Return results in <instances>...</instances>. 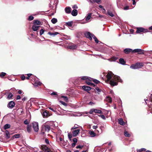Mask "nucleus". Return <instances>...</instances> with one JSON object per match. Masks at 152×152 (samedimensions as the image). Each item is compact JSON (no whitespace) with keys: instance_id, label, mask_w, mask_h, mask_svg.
<instances>
[{"instance_id":"3c124183","label":"nucleus","mask_w":152,"mask_h":152,"mask_svg":"<svg viewBox=\"0 0 152 152\" xmlns=\"http://www.w3.org/2000/svg\"><path fill=\"white\" fill-rule=\"evenodd\" d=\"M32 75L31 74H27V75H28V77H26V79L28 80L29 79L30 77Z\"/></svg>"},{"instance_id":"052dcab7","label":"nucleus","mask_w":152,"mask_h":152,"mask_svg":"<svg viewBox=\"0 0 152 152\" xmlns=\"http://www.w3.org/2000/svg\"><path fill=\"white\" fill-rule=\"evenodd\" d=\"M95 90L99 92H100L101 90L98 87H96L95 88Z\"/></svg>"},{"instance_id":"f704fd0d","label":"nucleus","mask_w":152,"mask_h":152,"mask_svg":"<svg viewBox=\"0 0 152 152\" xmlns=\"http://www.w3.org/2000/svg\"><path fill=\"white\" fill-rule=\"evenodd\" d=\"M94 111H95L94 113H97L98 114H102V111L100 110H98L96 109L95 110H94Z\"/></svg>"},{"instance_id":"de8ad7c7","label":"nucleus","mask_w":152,"mask_h":152,"mask_svg":"<svg viewBox=\"0 0 152 152\" xmlns=\"http://www.w3.org/2000/svg\"><path fill=\"white\" fill-rule=\"evenodd\" d=\"M99 116L102 119H104V120H105V117L104 115H99Z\"/></svg>"},{"instance_id":"a211bd4d","label":"nucleus","mask_w":152,"mask_h":152,"mask_svg":"<svg viewBox=\"0 0 152 152\" xmlns=\"http://www.w3.org/2000/svg\"><path fill=\"white\" fill-rule=\"evenodd\" d=\"M40 26H37L35 25H33L31 28H32V30L34 31H36L37 30H38V29L40 28Z\"/></svg>"},{"instance_id":"1a4fd4ad","label":"nucleus","mask_w":152,"mask_h":152,"mask_svg":"<svg viewBox=\"0 0 152 152\" xmlns=\"http://www.w3.org/2000/svg\"><path fill=\"white\" fill-rule=\"evenodd\" d=\"M93 34H91L89 32H87L84 33V36H86V38H88L90 40H92V38L91 36Z\"/></svg>"},{"instance_id":"72a5a7b5","label":"nucleus","mask_w":152,"mask_h":152,"mask_svg":"<svg viewBox=\"0 0 152 152\" xmlns=\"http://www.w3.org/2000/svg\"><path fill=\"white\" fill-rule=\"evenodd\" d=\"M73 23V21L68 22L66 23V25L68 26L69 27H71L72 26V24Z\"/></svg>"},{"instance_id":"aec40b11","label":"nucleus","mask_w":152,"mask_h":152,"mask_svg":"<svg viewBox=\"0 0 152 152\" xmlns=\"http://www.w3.org/2000/svg\"><path fill=\"white\" fill-rule=\"evenodd\" d=\"M34 25H41V22L39 21L38 20H34Z\"/></svg>"},{"instance_id":"09e8293b","label":"nucleus","mask_w":152,"mask_h":152,"mask_svg":"<svg viewBox=\"0 0 152 152\" xmlns=\"http://www.w3.org/2000/svg\"><path fill=\"white\" fill-rule=\"evenodd\" d=\"M23 123H24L25 125H28L29 123V122L26 119L24 121Z\"/></svg>"},{"instance_id":"39448f33","label":"nucleus","mask_w":152,"mask_h":152,"mask_svg":"<svg viewBox=\"0 0 152 152\" xmlns=\"http://www.w3.org/2000/svg\"><path fill=\"white\" fill-rule=\"evenodd\" d=\"M148 31V30L147 29H145L143 28L139 27L137 28V30H136V33H140L141 32H147Z\"/></svg>"},{"instance_id":"7c9ffc66","label":"nucleus","mask_w":152,"mask_h":152,"mask_svg":"<svg viewBox=\"0 0 152 152\" xmlns=\"http://www.w3.org/2000/svg\"><path fill=\"white\" fill-rule=\"evenodd\" d=\"M10 124H7L5 125H4L3 128H4V130H6L7 129L10 128Z\"/></svg>"},{"instance_id":"7ed1b4c3","label":"nucleus","mask_w":152,"mask_h":152,"mask_svg":"<svg viewBox=\"0 0 152 152\" xmlns=\"http://www.w3.org/2000/svg\"><path fill=\"white\" fill-rule=\"evenodd\" d=\"M41 149L44 152H53L50 148H48L46 145H42L41 146Z\"/></svg>"},{"instance_id":"bf43d9fd","label":"nucleus","mask_w":152,"mask_h":152,"mask_svg":"<svg viewBox=\"0 0 152 152\" xmlns=\"http://www.w3.org/2000/svg\"><path fill=\"white\" fill-rule=\"evenodd\" d=\"M20 78H21V79H22V80H25V79L26 78H25V76L24 75H22V76H21V77H20Z\"/></svg>"},{"instance_id":"bb28decb","label":"nucleus","mask_w":152,"mask_h":152,"mask_svg":"<svg viewBox=\"0 0 152 152\" xmlns=\"http://www.w3.org/2000/svg\"><path fill=\"white\" fill-rule=\"evenodd\" d=\"M119 63L122 65H124L125 64V61L123 58H121L119 60Z\"/></svg>"},{"instance_id":"69168bd1","label":"nucleus","mask_w":152,"mask_h":152,"mask_svg":"<svg viewBox=\"0 0 152 152\" xmlns=\"http://www.w3.org/2000/svg\"><path fill=\"white\" fill-rule=\"evenodd\" d=\"M129 9V6H126L124 8V10H128Z\"/></svg>"},{"instance_id":"37998d69","label":"nucleus","mask_w":152,"mask_h":152,"mask_svg":"<svg viewBox=\"0 0 152 152\" xmlns=\"http://www.w3.org/2000/svg\"><path fill=\"white\" fill-rule=\"evenodd\" d=\"M96 109H92L90 110L89 112V113L90 114H93V113L95 112V111H94V110H96Z\"/></svg>"},{"instance_id":"c9c22d12","label":"nucleus","mask_w":152,"mask_h":152,"mask_svg":"<svg viewBox=\"0 0 152 152\" xmlns=\"http://www.w3.org/2000/svg\"><path fill=\"white\" fill-rule=\"evenodd\" d=\"M124 135L126 137H130L131 135L130 134L128 133V132L127 131H125L124 132Z\"/></svg>"},{"instance_id":"6ab92c4d","label":"nucleus","mask_w":152,"mask_h":152,"mask_svg":"<svg viewBox=\"0 0 152 152\" xmlns=\"http://www.w3.org/2000/svg\"><path fill=\"white\" fill-rule=\"evenodd\" d=\"M78 14V11L77 10L75 9H74L72 11V15L74 16H75L77 15Z\"/></svg>"},{"instance_id":"6e6d98bb","label":"nucleus","mask_w":152,"mask_h":152,"mask_svg":"<svg viewBox=\"0 0 152 152\" xmlns=\"http://www.w3.org/2000/svg\"><path fill=\"white\" fill-rule=\"evenodd\" d=\"M83 148V146H81V145H77L76 147V148L77 149H82Z\"/></svg>"},{"instance_id":"412c9836","label":"nucleus","mask_w":152,"mask_h":152,"mask_svg":"<svg viewBox=\"0 0 152 152\" xmlns=\"http://www.w3.org/2000/svg\"><path fill=\"white\" fill-rule=\"evenodd\" d=\"M113 79H115V80H117L118 81V82H122V81L121 79L118 76H117L114 75V77H113Z\"/></svg>"},{"instance_id":"a19ab883","label":"nucleus","mask_w":152,"mask_h":152,"mask_svg":"<svg viewBox=\"0 0 152 152\" xmlns=\"http://www.w3.org/2000/svg\"><path fill=\"white\" fill-rule=\"evenodd\" d=\"M20 134H16L14 135H13L12 137H15V138H17L20 137Z\"/></svg>"},{"instance_id":"6e6552de","label":"nucleus","mask_w":152,"mask_h":152,"mask_svg":"<svg viewBox=\"0 0 152 152\" xmlns=\"http://www.w3.org/2000/svg\"><path fill=\"white\" fill-rule=\"evenodd\" d=\"M114 75L113 74V73L111 71H109L107 72V75H106L107 78V81H109L110 80L112 77Z\"/></svg>"},{"instance_id":"338daca9","label":"nucleus","mask_w":152,"mask_h":152,"mask_svg":"<svg viewBox=\"0 0 152 152\" xmlns=\"http://www.w3.org/2000/svg\"><path fill=\"white\" fill-rule=\"evenodd\" d=\"M76 143H73L72 144V147L74 148V147H75V145H76Z\"/></svg>"},{"instance_id":"b1692460","label":"nucleus","mask_w":152,"mask_h":152,"mask_svg":"<svg viewBox=\"0 0 152 152\" xmlns=\"http://www.w3.org/2000/svg\"><path fill=\"white\" fill-rule=\"evenodd\" d=\"M48 34L51 36H53V37H54L55 35L58 34V33L57 32H55L54 33L49 32L48 33Z\"/></svg>"},{"instance_id":"393cba45","label":"nucleus","mask_w":152,"mask_h":152,"mask_svg":"<svg viewBox=\"0 0 152 152\" xmlns=\"http://www.w3.org/2000/svg\"><path fill=\"white\" fill-rule=\"evenodd\" d=\"M26 131L28 133H30L31 131V125H28L26 126Z\"/></svg>"},{"instance_id":"dca6fc26","label":"nucleus","mask_w":152,"mask_h":152,"mask_svg":"<svg viewBox=\"0 0 152 152\" xmlns=\"http://www.w3.org/2000/svg\"><path fill=\"white\" fill-rule=\"evenodd\" d=\"M133 50H132V49L126 48L124 50V53L127 54L130 53L131 52L132 53V51H133Z\"/></svg>"},{"instance_id":"f3484780","label":"nucleus","mask_w":152,"mask_h":152,"mask_svg":"<svg viewBox=\"0 0 152 152\" xmlns=\"http://www.w3.org/2000/svg\"><path fill=\"white\" fill-rule=\"evenodd\" d=\"M65 12L66 13L69 14L71 13V9L69 7H66L65 9Z\"/></svg>"},{"instance_id":"4d7b16f0","label":"nucleus","mask_w":152,"mask_h":152,"mask_svg":"<svg viewBox=\"0 0 152 152\" xmlns=\"http://www.w3.org/2000/svg\"><path fill=\"white\" fill-rule=\"evenodd\" d=\"M44 30L43 29H42L40 31V35H42L44 33Z\"/></svg>"},{"instance_id":"f8f14e48","label":"nucleus","mask_w":152,"mask_h":152,"mask_svg":"<svg viewBox=\"0 0 152 152\" xmlns=\"http://www.w3.org/2000/svg\"><path fill=\"white\" fill-rule=\"evenodd\" d=\"M82 88L83 89L84 91H87L88 93H89V92L88 91H89L91 89H92L91 87L86 86H83V87H82Z\"/></svg>"},{"instance_id":"774afa93","label":"nucleus","mask_w":152,"mask_h":152,"mask_svg":"<svg viewBox=\"0 0 152 152\" xmlns=\"http://www.w3.org/2000/svg\"><path fill=\"white\" fill-rule=\"evenodd\" d=\"M21 98L20 96V95H18L17 97V99L19 100Z\"/></svg>"},{"instance_id":"2eb2a0df","label":"nucleus","mask_w":152,"mask_h":152,"mask_svg":"<svg viewBox=\"0 0 152 152\" xmlns=\"http://www.w3.org/2000/svg\"><path fill=\"white\" fill-rule=\"evenodd\" d=\"M77 48V46H76V45L74 44H72L69 45V48L71 50L75 49Z\"/></svg>"},{"instance_id":"5fc2aeb1","label":"nucleus","mask_w":152,"mask_h":152,"mask_svg":"<svg viewBox=\"0 0 152 152\" xmlns=\"http://www.w3.org/2000/svg\"><path fill=\"white\" fill-rule=\"evenodd\" d=\"M72 141L74 142L73 143H77V139L76 138H74L72 139Z\"/></svg>"},{"instance_id":"2f4dec72","label":"nucleus","mask_w":152,"mask_h":152,"mask_svg":"<svg viewBox=\"0 0 152 152\" xmlns=\"http://www.w3.org/2000/svg\"><path fill=\"white\" fill-rule=\"evenodd\" d=\"M68 138H69V140H71V138L73 137V134H72L71 133H68Z\"/></svg>"},{"instance_id":"20e7f679","label":"nucleus","mask_w":152,"mask_h":152,"mask_svg":"<svg viewBox=\"0 0 152 152\" xmlns=\"http://www.w3.org/2000/svg\"><path fill=\"white\" fill-rule=\"evenodd\" d=\"M79 78L80 79V81L84 80L86 81H89V82H92V80L93 79L89 77L86 76L80 77Z\"/></svg>"},{"instance_id":"e433bc0d","label":"nucleus","mask_w":152,"mask_h":152,"mask_svg":"<svg viewBox=\"0 0 152 152\" xmlns=\"http://www.w3.org/2000/svg\"><path fill=\"white\" fill-rule=\"evenodd\" d=\"M107 14L108 15H110V16H111V17H113L114 16V15L113 14V13L110 11H107Z\"/></svg>"},{"instance_id":"ddd939ff","label":"nucleus","mask_w":152,"mask_h":152,"mask_svg":"<svg viewBox=\"0 0 152 152\" xmlns=\"http://www.w3.org/2000/svg\"><path fill=\"white\" fill-rule=\"evenodd\" d=\"M15 105V102L13 101H11L9 102L8 104L7 105V107L10 108H12L14 107Z\"/></svg>"},{"instance_id":"a18cd8bd","label":"nucleus","mask_w":152,"mask_h":152,"mask_svg":"<svg viewBox=\"0 0 152 152\" xmlns=\"http://www.w3.org/2000/svg\"><path fill=\"white\" fill-rule=\"evenodd\" d=\"M34 19V17L32 16H30L28 17V20L29 21H31Z\"/></svg>"},{"instance_id":"864d4df0","label":"nucleus","mask_w":152,"mask_h":152,"mask_svg":"<svg viewBox=\"0 0 152 152\" xmlns=\"http://www.w3.org/2000/svg\"><path fill=\"white\" fill-rule=\"evenodd\" d=\"M86 84H87V85H92L93 84H94L90 82V81H86Z\"/></svg>"},{"instance_id":"8fccbe9b","label":"nucleus","mask_w":152,"mask_h":152,"mask_svg":"<svg viewBox=\"0 0 152 152\" xmlns=\"http://www.w3.org/2000/svg\"><path fill=\"white\" fill-rule=\"evenodd\" d=\"M60 102L63 105H64L66 106H67V104L63 101H60Z\"/></svg>"},{"instance_id":"79ce46f5","label":"nucleus","mask_w":152,"mask_h":152,"mask_svg":"<svg viewBox=\"0 0 152 152\" xmlns=\"http://www.w3.org/2000/svg\"><path fill=\"white\" fill-rule=\"evenodd\" d=\"M61 98H63L64 100L66 102H67L68 101V98L67 97L65 96H61Z\"/></svg>"},{"instance_id":"4468645a","label":"nucleus","mask_w":152,"mask_h":152,"mask_svg":"<svg viewBox=\"0 0 152 152\" xmlns=\"http://www.w3.org/2000/svg\"><path fill=\"white\" fill-rule=\"evenodd\" d=\"M110 85L112 86H114L117 85L118 83L117 82H116L113 80V79H112L111 80H110Z\"/></svg>"},{"instance_id":"c85d7f7f","label":"nucleus","mask_w":152,"mask_h":152,"mask_svg":"<svg viewBox=\"0 0 152 152\" xmlns=\"http://www.w3.org/2000/svg\"><path fill=\"white\" fill-rule=\"evenodd\" d=\"M89 134L91 137H94L96 136V134L93 131H91L89 132Z\"/></svg>"},{"instance_id":"e2e57ef3","label":"nucleus","mask_w":152,"mask_h":152,"mask_svg":"<svg viewBox=\"0 0 152 152\" xmlns=\"http://www.w3.org/2000/svg\"><path fill=\"white\" fill-rule=\"evenodd\" d=\"M72 8L74 9H77V8H78V7H77V5H73V6H72Z\"/></svg>"},{"instance_id":"680f3d73","label":"nucleus","mask_w":152,"mask_h":152,"mask_svg":"<svg viewBox=\"0 0 152 152\" xmlns=\"http://www.w3.org/2000/svg\"><path fill=\"white\" fill-rule=\"evenodd\" d=\"M45 142L46 144H49V140L47 138H46L45 139Z\"/></svg>"},{"instance_id":"0eeeda50","label":"nucleus","mask_w":152,"mask_h":152,"mask_svg":"<svg viewBox=\"0 0 152 152\" xmlns=\"http://www.w3.org/2000/svg\"><path fill=\"white\" fill-rule=\"evenodd\" d=\"M137 53L139 54H144V50L140 49H136L133 50L132 53Z\"/></svg>"},{"instance_id":"ea45409f","label":"nucleus","mask_w":152,"mask_h":152,"mask_svg":"<svg viewBox=\"0 0 152 152\" xmlns=\"http://www.w3.org/2000/svg\"><path fill=\"white\" fill-rule=\"evenodd\" d=\"M12 96H13V94H12L11 93H10L9 94L8 96H7V98L9 99H10L12 98Z\"/></svg>"},{"instance_id":"13d9d810","label":"nucleus","mask_w":152,"mask_h":152,"mask_svg":"<svg viewBox=\"0 0 152 152\" xmlns=\"http://www.w3.org/2000/svg\"><path fill=\"white\" fill-rule=\"evenodd\" d=\"M51 95L52 96H53V95H55L56 96H58V94H57V93H56V92H53L51 94Z\"/></svg>"},{"instance_id":"a878e982","label":"nucleus","mask_w":152,"mask_h":152,"mask_svg":"<svg viewBox=\"0 0 152 152\" xmlns=\"http://www.w3.org/2000/svg\"><path fill=\"white\" fill-rule=\"evenodd\" d=\"M91 15L92 13H89L88 14V15H87V16L86 17V21H88L90 19V18H91Z\"/></svg>"},{"instance_id":"473e14b6","label":"nucleus","mask_w":152,"mask_h":152,"mask_svg":"<svg viewBox=\"0 0 152 152\" xmlns=\"http://www.w3.org/2000/svg\"><path fill=\"white\" fill-rule=\"evenodd\" d=\"M57 21L58 20L57 19L55 18H53L51 19V22L53 23V24H55Z\"/></svg>"},{"instance_id":"5701e85b","label":"nucleus","mask_w":152,"mask_h":152,"mask_svg":"<svg viewBox=\"0 0 152 152\" xmlns=\"http://www.w3.org/2000/svg\"><path fill=\"white\" fill-rule=\"evenodd\" d=\"M41 85L42 83L41 82L38 80H37L35 81V83H34V85L37 86H41Z\"/></svg>"},{"instance_id":"603ef678","label":"nucleus","mask_w":152,"mask_h":152,"mask_svg":"<svg viewBox=\"0 0 152 152\" xmlns=\"http://www.w3.org/2000/svg\"><path fill=\"white\" fill-rule=\"evenodd\" d=\"M95 2L98 4H99V3L101 2V0H91Z\"/></svg>"},{"instance_id":"423d86ee","label":"nucleus","mask_w":152,"mask_h":152,"mask_svg":"<svg viewBox=\"0 0 152 152\" xmlns=\"http://www.w3.org/2000/svg\"><path fill=\"white\" fill-rule=\"evenodd\" d=\"M32 128L34 131L36 132H38L39 130L38 124V123L34 122L32 123Z\"/></svg>"},{"instance_id":"c03bdc74","label":"nucleus","mask_w":152,"mask_h":152,"mask_svg":"<svg viewBox=\"0 0 152 152\" xmlns=\"http://www.w3.org/2000/svg\"><path fill=\"white\" fill-rule=\"evenodd\" d=\"M145 151V149L144 148H141L140 149H139L137 150V152H142L143 151Z\"/></svg>"},{"instance_id":"58836bf2","label":"nucleus","mask_w":152,"mask_h":152,"mask_svg":"<svg viewBox=\"0 0 152 152\" xmlns=\"http://www.w3.org/2000/svg\"><path fill=\"white\" fill-rule=\"evenodd\" d=\"M92 81H93V82L96 84H99V83H100V82H99L98 80L95 79H92Z\"/></svg>"},{"instance_id":"9b49d317","label":"nucleus","mask_w":152,"mask_h":152,"mask_svg":"<svg viewBox=\"0 0 152 152\" xmlns=\"http://www.w3.org/2000/svg\"><path fill=\"white\" fill-rule=\"evenodd\" d=\"M42 116L43 118H46L50 116V115L49 114V112L47 110H45L43 112Z\"/></svg>"},{"instance_id":"f03ea898","label":"nucleus","mask_w":152,"mask_h":152,"mask_svg":"<svg viewBox=\"0 0 152 152\" xmlns=\"http://www.w3.org/2000/svg\"><path fill=\"white\" fill-rule=\"evenodd\" d=\"M143 64L142 62H137L135 64H132L130 68L133 69H137L142 68Z\"/></svg>"},{"instance_id":"9d476101","label":"nucleus","mask_w":152,"mask_h":152,"mask_svg":"<svg viewBox=\"0 0 152 152\" xmlns=\"http://www.w3.org/2000/svg\"><path fill=\"white\" fill-rule=\"evenodd\" d=\"M80 131V129H77L75 130H73L72 131V134H74V137H76L78 135Z\"/></svg>"},{"instance_id":"4c0bfd02","label":"nucleus","mask_w":152,"mask_h":152,"mask_svg":"<svg viewBox=\"0 0 152 152\" xmlns=\"http://www.w3.org/2000/svg\"><path fill=\"white\" fill-rule=\"evenodd\" d=\"M78 125L76 124H75V126H74L72 127V128H71V130H74V129H78V127L77 126Z\"/></svg>"},{"instance_id":"c756f323","label":"nucleus","mask_w":152,"mask_h":152,"mask_svg":"<svg viewBox=\"0 0 152 152\" xmlns=\"http://www.w3.org/2000/svg\"><path fill=\"white\" fill-rule=\"evenodd\" d=\"M106 101L107 102L111 103L112 102V99L110 96H107L106 98Z\"/></svg>"},{"instance_id":"4be33fe9","label":"nucleus","mask_w":152,"mask_h":152,"mask_svg":"<svg viewBox=\"0 0 152 152\" xmlns=\"http://www.w3.org/2000/svg\"><path fill=\"white\" fill-rule=\"evenodd\" d=\"M118 124L122 126H124L125 125V122L123 121V119L121 118H120L118 119Z\"/></svg>"},{"instance_id":"49530a36","label":"nucleus","mask_w":152,"mask_h":152,"mask_svg":"<svg viewBox=\"0 0 152 152\" xmlns=\"http://www.w3.org/2000/svg\"><path fill=\"white\" fill-rule=\"evenodd\" d=\"M6 75V73H5L2 72L0 75V77H1L2 78L5 76Z\"/></svg>"},{"instance_id":"0e129e2a","label":"nucleus","mask_w":152,"mask_h":152,"mask_svg":"<svg viewBox=\"0 0 152 152\" xmlns=\"http://www.w3.org/2000/svg\"><path fill=\"white\" fill-rule=\"evenodd\" d=\"M93 39H94V41H95L96 43H98L99 42V40H98L97 38H93Z\"/></svg>"},{"instance_id":"f257e3e1","label":"nucleus","mask_w":152,"mask_h":152,"mask_svg":"<svg viewBox=\"0 0 152 152\" xmlns=\"http://www.w3.org/2000/svg\"><path fill=\"white\" fill-rule=\"evenodd\" d=\"M50 124L51 122L49 121H47L43 124L41 126V134L44 135H45V132H48L50 130Z\"/></svg>"},{"instance_id":"cd10ccee","label":"nucleus","mask_w":152,"mask_h":152,"mask_svg":"<svg viewBox=\"0 0 152 152\" xmlns=\"http://www.w3.org/2000/svg\"><path fill=\"white\" fill-rule=\"evenodd\" d=\"M5 137L6 139H8V138H10V134L9 133V132L8 131H5Z\"/></svg>"}]
</instances>
